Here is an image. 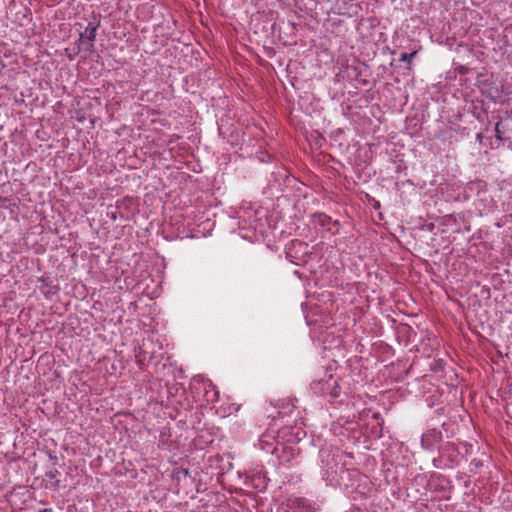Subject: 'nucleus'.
Wrapping results in <instances>:
<instances>
[{
	"mask_svg": "<svg viewBox=\"0 0 512 512\" xmlns=\"http://www.w3.org/2000/svg\"><path fill=\"white\" fill-rule=\"evenodd\" d=\"M66 52H67V56H68V57H69V55H73V51H72V52H70V49H69V48H67V49H66Z\"/></svg>",
	"mask_w": 512,
	"mask_h": 512,
	"instance_id": "obj_18",
	"label": "nucleus"
},
{
	"mask_svg": "<svg viewBox=\"0 0 512 512\" xmlns=\"http://www.w3.org/2000/svg\"><path fill=\"white\" fill-rule=\"evenodd\" d=\"M294 512H317L313 503L305 498H296L292 501Z\"/></svg>",
	"mask_w": 512,
	"mask_h": 512,
	"instance_id": "obj_7",
	"label": "nucleus"
},
{
	"mask_svg": "<svg viewBox=\"0 0 512 512\" xmlns=\"http://www.w3.org/2000/svg\"><path fill=\"white\" fill-rule=\"evenodd\" d=\"M313 217L315 225H318L320 227H327L329 224L332 223L331 217L326 215L325 213H315Z\"/></svg>",
	"mask_w": 512,
	"mask_h": 512,
	"instance_id": "obj_9",
	"label": "nucleus"
},
{
	"mask_svg": "<svg viewBox=\"0 0 512 512\" xmlns=\"http://www.w3.org/2000/svg\"><path fill=\"white\" fill-rule=\"evenodd\" d=\"M95 40H88L87 38L83 39L79 36L77 47L73 49V55H69L70 60H74L75 57L81 52L85 51L88 53H93L95 51Z\"/></svg>",
	"mask_w": 512,
	"mask_h": 512,
	"instance_id": "obj_6",
	"label": "nucleus"
},
{
	"mask_svg": "<svg viewBox=\"0 0 512 512\" xmlns=\"http://www.w3.org/2000/svg\"><path fill=\"white\" fill-rule=\"evenodd\" d=\"M99 26L100 20L89 22L85 30L83 32H80L79 36L83 39L87 38L88 40H95Z\"/></svg>",
	"mask_w": 512,
	"mask_h": 512,
	"instance_id": "obj_8",
	"label": "nucleus"
},
{
	"mask_svg": "<svg viewBox=\"0 0 512 512\" xmlns=\"http://www.w3.org/2000/svg\"><path fill=\"white\" fill-rule=\"evenodd\" d=\"M476 139L481 143V142H482V140H483V134H482V133H478V134L476 135Z\"/></svg>",
	"mask_w": 512,
	"mask_h": 512,
	"instance_id": "obj_15",
	"label": "nucleus"
},
{
	"mask_svg": "<svg viewBox=\"0 0 512 512\" xmlns=\"http://www.w3.org/2000/svg\"><path fill=\"white\" fill-rule=\"evenodd\" d=\"M261 479L268 480L266 477V473L262 469L257 470L252 475H246V480H261Z\"/></svg>",
	"mask_w": 512,
	"mask_h": 512,
	"instance_id": "obj_10",
	"label": "nucleus"
},
{
	"mask_svg": "<svg viewBox=\"0 0 512 512\" xmlns=\"http://www.w3.org/2000/svg\"><path fill=\"white\" fill-rule=\"evenodd\" d=\"M51 293V290H48L47 292H44V294L47 296L48 294Z\"/></svg>",
	"mask_w": 512,
	"mask_h": 512,
	"instance_id": "obj_21",
	"label": "nucleus"
},
{
	"mask_svg": "<svg viewBox=\"0 0 512 512\" xmlns=\"http://www.w3.org/2000/svg\"><path fill=\"white\" fill-rule=\"evenodd\" d=\"M271 454L276 456L278 464L285 465L294 459L298 452H296V449L291 446L280 444L272 449Z\"/></svg>",
	"mask_w": 512,
	"mask_h": 512,
	"instance_id": "obj_4",
	"label": "nucleus"
},
{
	"mask_svg": "<svg viewBox=\"0 0 512 512\" xmlns=\"http://www.w3.org/2000/svg\"><path fill=\"white\" fill-rule=\"evenodd\" d=\"M205 484H206V482L199 481V482H198V485H197V491H200V490H201L202 485H205Z\"/></svg>",
	"mask_w": 512,
	"mask_h": 512,
	"instance_id": "obj_17",
	"label": "nucleus"
},
{
	"mask_svg": "<svg viewBox=\"0 0 512 512\" xmlns=\"http://www.w3.org/2000/svg\"><path fill=\"white\" fill-rule=\"evenodd\" d=\"M380 206V203L377 202L376 204H374V207H379Z\"/></svg>",
	"mask_w": 512,
	"mask_h": 512,
	"instance_id": "obj_22",
	"label": "nucleus"
},
{
	"mask_svg": "<svg viewBox=\"0 0 512 512\" xmlns=\"http://www.w3.org/2000/svg\"><path fill=\"white\" fill-rule=\"evenodd\" d=\"M416 54H417L416 51H414L412 53H402L400 55V59L399 60L402 61V62L411 63L413 58L416 56Z\"/></svg>",
	"mask_w": 512,
	"mask_h": 512,
	"instance_id": "obj_13",
	"label": "nucleus"
},
{
	"mask_svg": "<svg viewBox=\"0 0 512 512\" xmlns=\"http://www.w3.org/2000/svg\"><path fill=\"white\" fill-rule=\"evenodd\" d=\"M495 137L500 142H506L512 139V116L500 119L495 124Z\"/></svg>",
	"mask_w": 512,
	"mask_h": 512,
	"instance_id": "obj_2",
	"label": "nucleus"
},
{
	"mask_svg": "<svg viewBox=\"0 0 512 512\" xmlns=\"http://www.w3.org/2000/svg\"><path fill=\"white\" fill-rule=\"evenodd\" d=\"M399 478H406V468L401 464H388L385 469V480H398Z\"/></svg>",
	"mask_w": 512,
	"mask_h": 512,
	"instance_id": "obj_5",
	"label": "nucleus"
},
{
	"mask_svg": "<svg viewBox=\"0 0 512 512\" xmlns=\"http://www.w3.org/2000/svg\"><path fill=\"white\" fill-rule=\"evenodd\" d=\"M49 478H55L56 477V474L52 472V470H50L47 474H46Z\"/></svg>",
	"mask_w": 512,
	"mask_h": 512,
	"instance_id": "obj_16",
	"label": "nucleus"
},
{
	"mask_svg": "<svg viewBox=\"0 0 512 512\" xmlns=\"http://www.w3.org/2000/svg\"><path fill=\"white\" fill-rule=\"evenodd\" d=\"M188 476V470L184 468H177L173 470L172 477L174 480H180Z\"/></svg>",
	"mask_w": 512,
	"mask_h": 512,
	"instance_id": "obj_11",
	"label": "nucleus"
},
{
	"mask_svg": "<svg viewBox=\"0 0 512 512\" xmlns=\"http://www.w3.org/2000/svg\"><path fill=\"white\" fill-rule=\"evenodd\" d=\"M458 71H459V73H460V74H467V73H468V71H469V69H468V68H466V67H464V66H460V67L458 68Z\"/></svg>",
	"mask_w": 512,
	"mask_h": 512,
	"instance_id": "obj_14",
	"label": "nucleus"
},
{
	"mask_svg": "<svg viewBox=\"0 0 512 512\" xmlns=\"http://www.w3.org/2000/svg\"><path fill=\"white\" fill-rule=\"evenodd\" d=\"M312 389L315 392L320 393L324 396H330L333 399L338 398L341 395V388L338 384V380L332 375H329L327 379L313 382Z\"/></svg>",
	"mask_w": 512,
	"mask_h": 512,
	"instance_id": "obj_1",
	"label": "nucleus"
},
{
	"mask_svg": "<svg viewBox=\"0 0 512 512\" xmlns=\"http://www.w3.org/2000/svg\"><path fill=\"white\" fill-rule=\"evenodd\" d=\"M223 469H224V467H221V472H220V473L218 474V476H217V481L225 480V475H226V474L228 475V478H229L230 480H231L232 478H234L235 476H237V477H240V476H241L239 471L235 472V474H230V472H226V473H224V472H223Z\"/></svg>",
	"mask_w": 512,
	"mask_h": 512,
	"instance_id": "obj_12",
	"label": "nucleus"
},
{
	"mask_svg": "<svg viewBox=\"0 0 512 512\" xmlns=\"http://www.w3.org/2000/svg\"><path fill=\"white\" fill-rule=\"evenodd\" d=\"M442 442V433L436 429H430L421 437V445L426 450L439 449Z\"/></svg>",
	"mask_w": 512,
	"mask_h": 512,
	"instance_id": "obj_3",
	"label": "nucleus"
},
{
	"mask_svg": "<svg viewBox=\"0 0 512 512\" xmlns=\"http://www.w3.org/2000/svg\"><path fill=\"white\" fill-rule=\"evenodd\" d=\"M332 223H333L334 226H337V227L340 225L338 220H335Z\"/></svg>",
	"mask_w": 512,
	"mask_h": 512,
	"instance_id": "obj_19",
	"label": "nucleus"
},
{
	"mask_svg": "<svg viewBox=\"0 0 512 512\" xmlns=\"http://www.w3.org/2000/svg\"><path fill=\"white\" fill-rule=\"evenodd\" d=\"M116 218H117V217H116V213H112V214H111V219H112V220H116Z\"/></svg>",
	"mask_w": 512,
	"mask_h": 512,
	"instance_id": "obj_20",
	"label": "nucleus"
}]
</instances>
